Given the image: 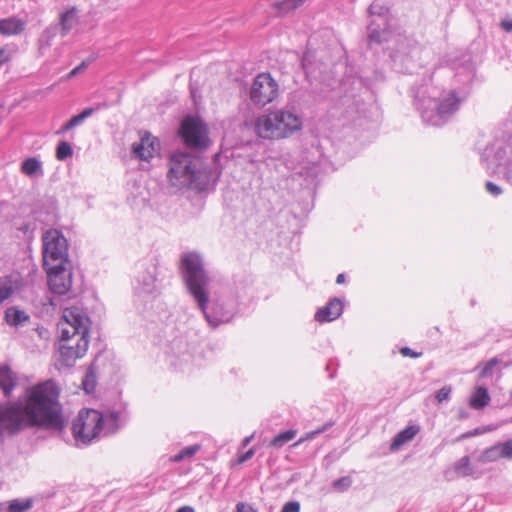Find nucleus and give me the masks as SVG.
I'll use <instances>...</instances> for the list:
<instances>
[{"label": "nucleus", "instance_id": "nucleus-57", "mask_svg": "<svg viewBox=\"0 0 512 512\" xmlns=\"http://www.w3.org/2000/svg\"><path fill=\"white\" fill-rule=\"evenodd\" d=\"M28 229V226H25L24 228H22V231H25Z\"/></svg>", "mask_w": 512, "mask_h": 512}, {"label": "nucleus", "instance_id": "nucleus-30", "mask_svg": "<svg viewBox=\"0 0 512 512\" xmlns=\"http://www.w3.org/2000/svg\"><path fill=\"white\" fill-rule=\"evenodd\" d=\"M499 360L497 358H492L487 362L483 363L478 367L479 373L478 377L480 379H484L493 375L495 368L498 366Z\"/></svg>", "mask_w": 512, "mask_h": 512}, {"label": "nucleus", "instance_id": "nucleus-22", "mask_svg": "<svg viewBox=\"0 0 512 512\" xmlns=\"http://www.w3.org/2000/svg\"><path fill=\"white\" fill-rule=\"evenodd\" d=\"M420 431L419 426L411 425L395 435L390 445L391 451L398 450L401 446L411 441Z\"/></svg>", "mask_w": 512, "mask_h": 512}, {"label": "nucleus", "instance_id": "nucleus-59", "mask_svg": "<svg viewBox=\"0 0 512 512\" xmlns=\"http://www.w3.org/2000/svg\"><path fill=\"white\" fill-rule=\"evenodd\" d=\"M2 508H3V504H0V511L2 510Z\"/></svg>", "mask_w": 512, "mask_h": 512}, {"label": "nucleus", "instance_id": "nucleus-20", "mask_svg": "<svg viewBox=\"0 0 512 512\" xmlns=\"http://www.w3.org/2000/svg\"><path fill=\"white\" fill-rule=\"evenodd\" d=\"M69 323L70 326L79 328L81 336L79 338L88 339L89 328L87 326V318L82 317L80 314L75 313L73 310L66 309L62 317Z\"/></svg>", "mask_w": 512, "mask_h": 512}, {"label": "nucleus", "instance_id": "nucleus-38", "mask_svg": "<svg viewBox=\"0 0 512 512\" xmlns=\"http://www.w3.org/2000/svg\"><path fill=\"white\" fill-rule=\"evenodd\" d=\"M451 393V387L445 386L442 387L436 394V399L439 403L447 400Z\"/></svg>", "mask_w": 512, "mask_h": 512}, {"label": "nucleus", "instance_id": "nucleus-51", "mask_svg": "<svg viewBox=\"0 0 512 512\" xmlns=\"http://www.w3.org/2000/svg\"><path fill=\"white\" fill-rule=\"evenodd\" d=\"M345 282V275L343 273L339 274L336 278L337 284H343Z\"/></svg>", "mask_w": 512, "mask_h": 512}, {"label": "nucleus", "instance_id": "nucleus-36", "mask_svg": "<svg viewBox=\"0 0 512 512\" xmlns=\"http://www.w3.org/2000/svg\"><path fill=\"white\" fill-rule=\"evenodd\" d=\"M504 459H512V439L500 442Z\"/></svg>", "mask_w": 512, "mask_h": 512}, {"label": "nucleus", "instance_id": "nucleus-41", "mask_svg": "<svg viewBox=\"0 0 512 512\" xmlns=\"http://www.w3.org/2000/svg\"><path fill=\"white\" fill-rule=\"evenodd\" d=\"M235 512H257L256 509H254L251 505L249 504H245V503H242V502H239L237 505H236V510Z\"/></svg>", "mask_w": 512, "mask_h": 512}, {"label": "nucleus", "instance_id": "nucleus-32", "mask_svg": "<svg viewBox=\"0 0 512 512\" xmlns=\"http://www.w3.org/2000/svg\"><path fill=\"white\" fill-rule=\"evenodd\" d=\"M72 155H73V149H72L70 143H68L66 141H62L58 144V146L56 148V158L59 161H64L67 158L72 157Z\"/></svg>", "mask_w": 512, "mask_h": 512}, {"label": "nucleus", "instance_id": "nucleus-49", "mask_svg": "<svg viewBox=\"0 0 512 512\" xmlns=\"http://www.w3.org/2000/svg\"><path fill=\"white\" fill-rule=\"evenodd\" d=\"M300 506L297 502H290V512H299Z\"/></svg>", "mask_w": 512, "mask_h": 512}, {"label": "nucleus", "instance_id": "nucleus-3", "mask_svg": "<svg viewBox=\"0 0 512 512\" xmlns=\"http://www.w3.org/2000/svg\"><path fill=\"white\" fill-rule=\"evenodd\" d=\"M120 413L110 410L103 414L95 409H82L72 423V433L78 446H87L101 433L114 434L119 429Z\"/></svg>", "mask_w": 512, "mask_h": 512}, {"label": "nucleus", "instance_id": "nucleus-19", "mask_svg": "<svg viewBox=\"0 0 512 512\" xmlns=\"http://www.w3.org/2000/svg\"><path fill=\"white\" fill-rule=\"evenodd\" d=\"M78 23V10L75 7L60 14L58 29L62 36H66Z\"/></svg>", "mask_w": 512, "mask_h": 512}, {"label": "nucleus", "instance_id": "nucleus-5", "mask_svg": "<svg viewBox=\"0 0 512 512\" xmlns=\"http://www.w3.org/2000/svg\"><path fill=\"white\" fill-rule=\"evenodd\" d=\"M43 267L69 264L68 242L61 231L49 229L42 236Z\"/></svg>", "mask_w": 512, "mask_h": 512}, {"label": "nucleus", "instance_id": "nucleus-10", "mask_svg": "<svg viewBox=\"0 0 512 512\" xmlns=\"http://www.w3.org/2000/svg\"><path fill=\"white\" fill-rule=\"evenodd\" d=\"M50 290L58 295L66 294L72 286V272L69 264L44 267Z\"/></svg>", "mask_w": 512, "mask_h": 512}, {"label": "nucleus", "instance_id": "nucleus-2", "mask_svg": "<svg viewBox=\"0 0 512 512\" xmlns=\"http://www.w3.org/2000/svg\"><path fill=\"white\" fill-rule=\"evenodd\" d=\"M179 270L185 287L211 328L229 323L239 310L240 296L231 288L211 293V278L197 252L181 255Z\"/></svg>", "mask_w": 512, "mask_h": 512}, {"label": "nucleus", "instance_id": "nucleus-35", "mask_svg": "<svg viewBox=\"0 0 512 512\" xmlns=\"http://www.w3.org/2000/svg\"><path fill=\"white\" fill-rule=\"evenodd\" d=\"M288 442V430L282 431L270 441L272 447H282Z\"/></svg>", "mask_w": 512, "mask_h": 512}, {"label": "nucleus", "instance_id": "nucleus-34", "mask_svg": "<svg viewBox=\"0 0 512 512\" xmlns=\"http://www.w3.org/2000/svg\"><path fill=\"white\" fill-rule=\"evenodd\" d=\"M95 59H96V56L91 55L86 60H83L78 66H76L74 69H72L67 74L66 78L71 79L74 76L78 75L79 73L83 72Z\"/></svg>", "mask_w": 512, "mask_h": 512}, {"label": "nucleus", "instance_id": "nucleus-58", "mask_svg": "<svg viewBox=\"0 0 512 512\" xmlns=\"http://www.w3.org/2000/svg\"><path fill=\"white\" fill-rule=\"evenodd\" d=\"M28 229V226H25L24 228H22V231H25Z\"/></svg>", "mask_w": 512, "mask_h": 512}, {"label": "nucleus", "instance_id": "nucleus-13", "mask_svg": "<svg viewBox=\"0 0 512 512\" xmlns=\"http://www.w3.org/2000/svg\"><path fill=\"white\" fill-rule=\"evenodd\" d=\"M35 218L46 226L54 225L58 219L57 202L53 198L44 199L37 210Z\"/></svg>", "mask_w": 512, "mask_h": 512}, {"label": "nucleus", "instance_id": "nucleus-6", "mask_svg": "<svg viewBox=\"0 0 512 512\" xmlns=\"http://www.w3.org/2000/svg\"><path fill=\"white\" fill-rule=\"evenodd\" d=\"M157 267L153 263L142 265L135 276L133 293L134 302L139 305H145L154 300L159 294L157 282Z\"/></svg>", "mask_w": 512, "mask_h": 512}, {"label": "nucleus", "instance_id": "nucleus-39", "mask_svg": "<svg viewBox=\"0 0 512 512\" xmlns=\"http://www.w3.org/2000/svg\"><path fill=\"white\" fill-rule=\"evenodd\" d=\"M400 353L404 356V357H410V358H419L422 356V353L421 352H415L413 351L412 349H410L409 347H402L400 349Z\"/></svg>", "mask_w": 512, "mask_h": 512}, {"label": "nucleus", "instance_id": "nucleus-40", "mask_svg": "<svg viewBox=\"0 0 512 512\" xmlns=\"http://www.w3.org/2000/svg\"><path fill=\"white\" fill-rule=\"evenodd\" d=\"M485 187H486V190H487L490 194H492V195L497 196V195H499V194L501 193V189H500V187H499V186H497L496 184H494L493 182L488 181V182L486 183Z\"/></svg>", "mask_w": 512, "mask_h": 512}, {"label": "nucleus", "instance_id": "nucleus-29", "mask_svg": "<svg viewBox=\"0 0 512 512\" xmlns=\"http://www.w3.org/2000/svg\"><path fill=\"white\" fill-rule=\"evenodd\" d=\"M455 472L458 476L467 477L472 476L474 470L470 464V459L468 456H464L455 465Z\"/></svg>", "mask_w": 512, "mask_h": 512}, {"label": "nucleus", "instance_id": "nucleus-33", "mask_svg": "<svg viewBox=\"0 0 512 512\" xmlns=\"http://www.w3.org/2000/svg\"><path fill=\"white\" fill-rule=\"evenodd\" d=\"M200 449L199 445H191L183 448L179 453L174 455L173 460L180 462L186 458L192 457Z\"/></svg>", "mask_w": 512, "mask_h": 512}, {"label": "nucleus", "instance_id": "nucleus-11", "mask_svg": "<svg viewBox=\"0 0 512 512\" xmlns=\"http://www.w3.org/2000/svg\"><path fill=\"white\" fill-rule=\"evenodd\" d=\"M89 340L84 338L76 339L75 343H60L59 361L64 367H72L76 359L83 357L88 349Z\"/></svg>", "mask_w": 512, "mask_h": 512}, {"label": "nucleus", "instance_id": "nucleus-48", "mask_svg": "<svg viewBox=\"0 0 512 512\" xmlns=\"http://www.w3.org/2000/svg\"><path fill=\"white\" fill-rule=\"evenodd\" d=\"M176 512H195V510L191 506H182Z\"/></svg>", "mask_w": 512, "mask_h": 512}, {"label": "nucleus", "instance_id": "nucleus-4", "mask_svg": "<svg viewBox=\"0 0 512 512\" xmlns=\"http://www.w3.org/2000/svg\"><path fill=\"white\" fill-rule=\"evenodd\" d=\"M169 166L168 179L178 189L205 191L210 185L211 171L200 169L199 160L188 153L172 154Z\"/></svg>", "mask_w": 512, "mask_h": 512}, {"label": "nucleus", "instance_id": "nucleus-15", "mask_svg": "<svg viewBox=\"0 0 512 512\" xmlns=\"http://www.w3.org/2000/svg\"><path fill=\"white\" fill-rule=\"evenodd\" d=\"M22 286V278L18 274L0 277V304L9 299Z\"/></svg>", "mask_w": 512, "mask_h": 512}, {"label": "nucleus", "instance_id": "nucleus-43", "mask_svg": "<svg viewBox=\"0 0 512 512\" xmlns=\"http://www.w3.org/2000/svg\"><path fill=\"white\" fill-rule=\"evenodd\" d=\"M255 451L253 448L249 449L247 452H245L244 454L240 455L239 458H238V462L240 464L248 461L253 455H254Z\"/></svg>", "mask_w": 512, "mask_h": 512}, {"label": "nucleus", "instance_id": "nucleus-42", "mask_svg": "<svg viewBox=\"0 0 512 512\" xmlns=\"http://www.w3.org/2000/svg\"><path fill=\"white\" fill-rule=\"evenodd\" d=\"M301 127V123L299 119L290 114V132L299 130Z\"/></svg>", "mask_w": 512, "mask_h": 512}, {"label": "nucleus", "instance_id": "nucleus-17", "mask_svg": "<svg viewBox=\"0 0 512 512\" xmlns=\"http://www.w3.org/2000/svg\"><path fill=\"white\" fill-rule=\"evenodd\" d=\"M5 320L12 327H23L30 322V315L16 306H11L5 311Z\"/></svg>", "mask_w": 512, "mask_h": 512}, {"label": "nucleus", "instance_id": "nucleus-23", "mask_svg": "<svg viewBox=\"0 0 512 512\" xmlns=\"http://www.w3.org/2000/svg\"><path fill=\"white\" fill-rule=\"evenodd\" d=\"M59 32L58 25L48 26L40 35L38 39V49L43 54L52 45L54 38Z\"/></svg>", "mask_w": 512, "mask_h": 512}, {"label": "nucleus", "instance_id": "nucleus-50", "mask_svg": "<svg viewBox=\"0 0 512 512\" xmlns=\"http://www.w3.org/2000/svg\"><path fill=\"white\" fill-rule=\"evenodd\" d=\"M489 430L490 429H475L474 431H470V436H476Z\"/></svg>", "mask_w": 512, "mask_h": 512}, {"label": "nucleus", "instance_id": "nucleus-37", "mask_svg": "<svg viewBox=\"0 0 512 512\" xmlns=\"http://www.w3.org/2000/svg\"><path fill=\"white\" fill-rule=\"evenodd\" d=\"M352 483V480L350 477H342L336 481H334L333 486L334 488L338 490H344L348 488Z\"/></svg>", "mask_w": 512, "mask_h": 512}, {"label": "nucleus", "instance_id": "nucleus-44", "mask_svg": "<svg viewBox=\"0 0 512 512\" xmlns=\"http://www.w3.org/2000/svg\"><path fill=\"white\" fill-rule=\"evenodd\" d=\"M10 53L5 49H0V66L7 63L10 60Z\"/></svg>", "mask_w": 512, "mask_h": 512}, {"label": "nucleus", "instance_id": "nucleus-28", "mask_svg": "<svg viewBox=\"0 0 512 512\" xmlns=\"http://www.w3.org/2000/svg\"><path fill=\"white\" fill-rule=\"evenodd\" d=\"M32 505H33V500L31 498L14 499L9 502L7 511L8 512H26L32 507Z\"/></svg>", "mask_w": 512, "mask_h": 512}, {"label": "nucleus", "instance_id": "nucleus-54", "mask_svg": "<svg viewBox=\"0 0 512 512\" xmlns=\"http://www.w3.org/2000/svg\"><path fill=\"white\" fill-rule=\"evenodd\" d=\"M468 437H471L470 432L463 434L460 438L463 439V438H468Z\"/></svg>", "mask_w": 512, "mask_h": 512}, {"label": "nucleus", "instance_id": "nucleus-16", "mask_svg": "<svg viewBox=\"0 0 512 512\" xmlns=\"http://www.w3.org/2000/svg\"><path fill=\"white\" fill-rule=\"evenodd\" d=\"M26 28V21L17 17L0 19V34L14 36L21 34Z\"/></svg>", "mask_w": 512, "mask_h": 512}, {"label": "nucleus", "instance_id": "nucleus-46", "mask_svg": "<svg viewBox=\"0 0 512 512\" xmlns=\"http://www.w3.org/2000/svg\"><path fill=\"white\" fill-rule=\"evenodd\" d=\"M501 27L506 31V32H512V20H503L501 22Z\"/></svg>", "mask_w": 512, "mask_h": 512}, {"label": "nucleus", "instance_id": "nucleus-9", "mask_svg": "<svg viewBox=\"0 0 512 512\" xmlns=\"http://www.w3.org/2000/svg\"><path fill=\"white\" fill-rule=\"evenodd\" d=\"M278 93L276 81L267 73L257 75L250 88V100L259 107L272 102Z\"/></svg>", "mask_w": 512, "mask_h": 512}, {"label": "nucleus", "instance_id": "nucleus-26", "mask_svg": "<svg viewBox=\"0 0 512 512\" xmlns=\"http://www.w3.org/2000/svg\"><path fill=\"white\" fill-rule=\"evenodd\" d=\"M21 171L25 175L33 177L42 173V164L38 159L34 157L27 158L21 164Z\"/></svg>", "mask_w": 512, "mask_h": 512}, {"label": "nucleus", "instance_id": "nucleus-31", "mask_svg": "<svg viewBox=\"0 0 512 512\" xmlns=\"http://www.w3.org/2000/svg\"><path fill=\"white\" fill-rule=\"evenodd\" d=\"M101 107V104H98L96 107H88L85 108L81 113L78 115L73 116L69 122L72 125V127H76L84 122L85 119L93 115L97 110H99Z\"/></svg>", "mask_w": 512, "mask_h": 512}, {"label": "nucleus", "instance_id": "nucleus-8", "mask_svg": "<svg viewBox=\"0 0 512 512\" xmlns=\"http://www.w3.org/2000/svg\"><path fill=\"white\" fill-rule=\"evenodd\" d=\"M255 130L264 139H279L286 136L288 123L285 120V111L279 110L270 112L259 117L256 121Z\"/></svg>", "mask_w": 512, "mask_h": 512}, {"label": "nucleus", "instance_id": "nucleus-47", "mask_svg": "<svg viewBox=\"0 0 512 512\" xmlns=\"http://www.w3.org/2000/svg\"><path fill=\"white\" fill-rule=\"evenodd\" d=\"M370 41H373V42H376V43H380L381 42V38H380V35L378 33H371L370 34Z\"/></svg>", "mask_w": 512, "mask_h": 512}, {"label": "nucleus", "instance_id": "nucleus-27", "mask_svg": "<svg viewBox=\"0 0 512 512\" xmlns=\"http://www.w3.org/2000/svg\"><path fill=\"white\" fill-rule=\"evenodd\" d=\"M96 384H97V381H96L95 368H94V363H92L86 371V374L82 381V386H83L84 391L87 394H90V393L94 392V390L96 388Z\"/></svg>", "mask_w": 512, "mask_h": 512}, {"label": "nucleus", "instance_id": "nucleus-53", "mask_svg": "<svg viewBox=\"0 0 512 512\" xmlns=\"http://www.w3.org/2000/svg\"><path fill=\"white\" fill-rule=\"evenodd\" d=\"M281 512H288V501L283 504Z\"/></svg>", "mask_w": 512, "mask_h": 512}, {"label": "nucleus", "instance_id": "nucleus-21", "mask_svg": "<svg viewBox=\"0 0 512 512\" xmlns=\"http://www.w3.org/2000/svg\"><path fill=\"white\" fill-rule=\"evenodd\" d=\"M491 397L488 389L483 386L475 387L469 398V406L475 410H483L489 405Z\"/></svg>", "mask_w": 512, "mask_h": 512}, {"label": "nucleus", "instance_id": "nucleus-52", "mask_svg": "<svg viewBox=\"0 0 512 512\" xmlns=\"http://www.w3.org/2000/svg\"><path fill=\"white\" fill-rule=\"evenodd\" d=\"M252 438H253V435L244 438V440L242 441V445L247 446L251 442Z\"/></svg>", "mask_w": 512, "mask_h": 512}, {"label": "nucleus", "instance_id": "nucleus-7", "mask_svg": "<svg viewBox=\"0 0 512 512\" xmlns=\"http://www.w3.org/2000/svg\"><path fill=\"white\" fill-rule=\"evenodd\" d=\"M179 135L187 147L204 150L210 145L208 128L197 116L188 115L180 124Z\"/></svg>", "mask_w": 512, "mask_h": 512}, {"label": "nucleus", "instance_id": "nucleus-14", "mask_svg": "<svg viewBox=\"0 0 512 512\" xmlns=\"http://www.w3.org/2000/svg\"><path fill=\"white\" fill-rule=\"evenodd\" d=\"M343 311L342 302L335 298L330 300L325 306L319 308L315 313V319L320 322H330L337 319Z\"/></svg>", "mask_w": 512, "mask_h": 512}, {"label": "nucleus", "instance_id": "nucleus-12", "mask_svg": "<svg viewBox=\"0 0 512 512\" xmlns=\"http://www.w3.org/2000/svg\"><path fill=\"white\" fill-rule=\"evenodd\" d=\"M158 142L152 138L149 133L141 136L139 142L132 145V154L135 158L143 161H149L153 158L158 149Z\"/></svg>", "mask_w": 512, "mask_h": 512}, {"label": "nucleus", "instance_id": "nucleus-18", "mask_svg": "<svg viewBox=\"0 0 512 512\" xmlns=\"http://www.w3.org/2000/svg\"><path fill=\"white\" fill-rule=\"evenodd\" d=\"M17 385L16 374L7 365L0 366V389L9 397Z\"/></svg>", "mask_w": 512, "mask_h": 512}, {"label": "nucleus", "instance_id": "nucleus-55", "mask_svg": "<svg viewBox=\"0 0 512 512\" xmlns=\"http://www.w3.org/2000/svg\"><path fill=\"white\" fill-rule=\"evenodd\" d=\"M289 437H290V440L294 438V433L291 430H290Z\"/></svg>", "mask_w": 512, "mask_h": 512}, {"label": "nucleus", "instance_id": "nucleus-56", "mask_svg": "<svg viewBox=\"0 0 512 512\" xmlns=\"http://www.w3.org/2000/svg\"><path fill=\"white\" fill-rule=\"evenodd\" d=\"M279 488L281 489V491H283L285 493V487L284 486L281 485Z\"/></svg>", "mask_w": 512, "mask_h": 512}, {"label": "nucleus", "instance_id": "nucleus-1", "mask_svg": "<svg viewBox=\"0 0 512 512\" xmlns=\"http://www.w3.org/2000/svg\"><path fill=\"white\" fill-rule=\"evenodd\" d=\"M60 388L48 379L25 389L17 401L0 405V443L26 427L62 430L65 426Z\"/></svg>", "mask_w": 512, "mask_h": 512}, {"label": "nucleus", "instance_id": "nucleus-45", "mask_svg": "<svg viewBox=\"0 0 512 512\" xmlns=\"http://www.w3.org/2000/svg\"><path fill=\"white\" fill-rule=\"evenodd\" d=\"M72 128L73 127L70 124V122L67 121L64 125L61 126V128L59 130L56 131V134L57 135H62L64 133H66L67 131L71 130Z\"/></svg>", "mask_w": 512, "mask_h": 512}, {"label": "nucleus", "instance_id": "nucleus-24", "mask_svg": "<svg viewBox=\"0 0 512 512\" xmlns=\"http://www.w3.org/2000/svg\"><path fill=\"white\" fill-rule=\"evenodd\" d=\"M79 328L70 326L67 321L62 318V321L58 324V331L60 334V343H71L74 338L77 339L81 336Z\"/></svg>", "mask_w": 512, "mask_h": 512}, {"label": "nucleus", "instance_id": "nucleus-25", "mask_svg": "<svg viewBox=\"0 0 512 512\" xmlns=\"http://www.w3.org/2000/svg\"><path fill=\"white\" fill-rule=\"evenodd\" d=\"M502 449L500 443H497L487 449H485L480 456L478 457V461L481 463L495 462L500 459H504L502 455Z\"/></svg>", "mask_w": 512, "mask_h": 512}]
</instances>
